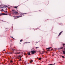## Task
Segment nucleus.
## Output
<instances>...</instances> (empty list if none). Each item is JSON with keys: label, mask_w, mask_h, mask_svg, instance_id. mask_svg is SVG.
<instances>
[{"label": "nucleus", "mask_w": 65, "mask_h": 65, "mask_svg": "<svg viewBox=\"0 0 65 65\" xmlns=\"http://www.w3.org/2000/svg\"><path fill=\"white\" fill-rule=\"evenodd\" d=\"M31 53L32 54H34L36 53V51H34V50H32L31 51Z\"/></svg>", "instance_id": "nucleus-2"}, {"label": "nucleus", "mask_w": 65, "mask_h": 65, "mask_svg": "<svg viewBox=\"0 0 65 65\" xmlns=\"http://www.w3.org/2000/svg\"><path fill=\"white\" fill-rule=\"evenodd\" d=\"M4 11V10L3 9L1 10V11Z\"/></svg>", "instance_id": "nucleus-12"}, {"label": "nucleus", "mask_w": 65, "mask_h": 65, "mask_svg": "<svg viewBox=\"0 0 65 65\" xmlns=\"http://www.w3.org/2000/svg\"><path fill=\"white\" fill-rule=\"evenodd\" d=\"M6 54H9V52H7Z\"/></svg>", "instance_id": "nucleus-13"}, {"label": "nucleus", "mask_w": 65, "mask_h": 65, "mask_svg": "<svg viewBox=\"0 0 65 65\" xmlns=\"http://www.w3.org/2000/svg\"><path fill=\"white\" fill-rule=\"evenodd\" d=\"M29 58H30V57H29Z\"/></svg>", "instance_id": "nucleus-45"}, {"label": "nucleus", "mask_w": 65, "mask_h": 65, "mask_svg": "<svg viewBox=\"0 0 65 65\" xmlns=\"http://www.w3.org/2000/svg\"><path fill=\"white\" fill-rule=\"evenodd\" d=\"M53 56H54V55H53Z\"/></svg>", "instance_id": "nucleus-43"}, {"label": "nucleus", "mask_w": 65, "mask_h": 65, "mask_svg": "<svg viewBox=\"0 0 65 65\" xmlns=\"http://www.w3.org/2000/svg\"><path fill=\"white\" fill-rule=\"evenodd\" d=\"M58 50H61V48H58Z\"/></svg>", "instance_id": "nucleus-30"}, {"label": "nucleus", "mask_w": 65, "mask_h": 65, "mask_svg": "<svg viewBox=\"0 0 65 65\" xmlns=\"http://www.w3.org/2000/svg\"><path fill=\"white\" fill-rule=\"evenodd\" d=\"M63 47H60V49H63Z\"/></svg>", "instance_id": "nucleus-17"}, {"label": "nucleus", "mask_w": 65, "mask_h": 65, "mask_svg": "<svg viewBox=\"0 0 65 65\" xmlns=\"http://www.w3.org/2000/svg\"><path fill=\"white\" fill-rule=\"evenodd\" d=\"M39 60H41V58H39Z\"/></svg>", "instance_id": "nucleus-15"}, {"label": "nucleus", "mask_w": 65, "mask_h": 65, "mask_svg": "<svg viewBox=\"0 0 65 65\" xmlns=\"http://www.w3.org/2000/svg\"><path fill=\"white\" fill-rule=\"evenodd\" d=\"M5 6V7H8L6 6Z\"/></svg>", "instance_id": "nucleus-24"}, {"label": "nucleus", "mask_w": 65, "mask_h": 65, "mask_svg": "<svg viewBox=\"0 0 65 65\" xmlns=\"http://www.w3.org/2000/svg\"><path fill=\"white\" fill-rule=\"evenodd\" d=\"M20 42H22V40H20Z\"/></svg>", "instance_id": "nucleus-23"}, {"label": "nucleus", "mask_w": 65, "mask_h": 65, "mask_svg": "<svg viewBox=\"0 0 65 65\" xmlns=\"http://www.w3.org/2000/svg\"><path fill=\"white\" fill-rule=\"evenodd\" d=\"M63 44V46H64V45H65V44H64H64Z\"/></svg>", "instance_id": "nucleus-20"}, {"label": "nucleus", "mask_w": 65, "mask_h": 65, "mask_svg": "<svg viewBox=\"0 0 65 65\" xmlns=\"http://www.w3.org/2000/svg\"><path fill=\"white\" fill-rule=\"evenodd\" d=\"M4 11V12H5V11Z\"/></svg>", "instance_id": "nucleus-38"}, {"label": "nucleus", "mask_w": 65, "mask_h": 65, "mask_svg": "<svg viewBox=\"0 0 65 65\" xmlns=\"http://www.w3.org/2000/svg\"><path fill=\"white\" fill-rule=\"evenodd\" d=\"M15 8H17V7H14Z\"/></svg>", "instance_id": "nucleus-22"}, {"label": "nucleus", "mask_w": 65, "mask_h": 65, "mask_svg": "<svg viewBox=\"0 0 65 65\" xmlns=\"http://www.w3.org/2000/svg\"><path fill=\"white\" fill-rule=\"evenodd\" d=\"M23 17V16H18L17 17V18H20V17Z\"/></svg>", "instance_id": "nucleus-8"}, {"label": "nucleus", "mask_w": 65, "mask_h": 65, "mask_svg": "<svg viewBox=\"0 0 65 65\" xmlns=\"http://www.w3.org/2000/svg\"><path fill=\"white\" fill-rule=\"evenodd\" d=\"M15 54L16 55H17V53H15Z\"/></svg>", "instance_id": "nucleus-40"}, {"label": "nucleus", "mask_w": 65, "mask_h": 65, "mask_svg": "<svg viewBox=\"0 0 65 65\" xmlns=\"http://www.w3.org/2000/svg\"><path fill=\"white\" fill-rule=\"evenodd\" d=\"M1 7L3 8H5V7Z\"/></svg>", "instance_id": "nucleus-9"}, {"label": "nucleus", "mask_w": 65, "mask_h": 65, "mask_svg": "<svg viewBox=\"0 0 65 65\" xmlns=\"http://www.w3.org/2000/svg\"><path fill=\"white\" fill-rule=\"evenodd\" d=\"M28 55L29 56H30V55H31V54H30V52H28Z\"/></svg>", "instance_id": "nucleus-7"}, {"label": "nucleus", "mask_w": 65, "mask_h": 65, "mask_svg": "<svg viewBox=\"0 0 65 65\" xmlns=\"http://www.w3.org/2000/svg\"><path fill=\"white\" fill-rule=\"evenodd\" d=\"M33 62V60H32L31 61H30V63H31V62Z\"/></svg>", "instance_id": "nucleus-21"}, {"label": "nucleus", "mask_w": 65, "mask_h": 65, "mask_svg": "<svg viewBox=\"0 0 65 65\" xmlns=\"http://www.w3.org/2000/svg\"><path fill=\"white\" fill-rule=\"evenodd\" d=\"M43 52H42V53H41V54H43Z\"/></svg>", "instance_id": "nucleus-33"}, {"label": "nucleus", "mask_w": 65, "mask_h": 65, "mask_svg": "<svg viewBox=\"0 0 65 65\" xmlns=\"http://www.w3.org/2000/svg\"><path fill=\"white\" fill-rule=\"evenodd\" d=\"M22 57H21V56H20V57H19V58H21Z\"/></svg>", "instance_id": "nucleus-34"}, {"label": "nucleus", "mask_w": 65, "mask_h": 65, "mask_svg": "<svg viewBox=\"0 0 65 65\" xmlns=\"http://www.w3.org/2000/svg\"><path fill=\"white\" fill-rule=\"evenodd\" d=\"M25 43H30V42H25Z\"/></svg>", "instance_id": "nucleus-25"}, {"label": "nucleus", "mask_w": 65, "mask_h": 65, "mask_svg": "<svg viewBox=\"0 0 65 65\" xmlns=\"http://www.w3.org/2000/svg\"><path fill=\"white\" fill-rule=\"evenodd\" d=\"M12 51H14V50H15V49H14V48L12 49Z\"/></svg>", "instance_id": "nucleus-16"}, {"label": "nucleus", "mask_w": 65, "mask_h": 65, "mask_svg": "<svg viewBox=\"0 0 65 65\" xmlns=\"http://www.w3.org/2000/svg\"><path fill=\"white\" fill-rule=\"evenodd\" d=\"M17 54H20V52H19V53L17 52Z\"/></svg>", "instance_id": "nucleus-18"}, {"label": "nucleus", "mask_w": 65, "mask_h": 65, "mask_svg": "<svg viewBox=\"0 0 65 65\" xmlns=\"http://www.w3.org/2000/svg\"><path fill=\"white\" fill-rule=\"evenodd\" d=\"M25 62H26V61H25Z\"/></svg>", "instance_id": "nucleus-48"}, {"label": "nucleus", "mask_w": 65, "mask_h": 65, "mask_svg": "<svg viewBox=\"0 0 65 65\" xmlns=\"http://www.w3.org/2000/svg\"><path fill=\"white\" fill-rule=\"evenodd\" d=\"M60 25H62V24L60 23Z\"/></svg>", "instance_id": "nucleus-27"}, {"label": "nucleus", "mask_w": 65, "mask_h": 65, "mask_svg": "<svg viewBox=\"0 0 65 65\" xmlns=\"http://www.w3.org/2000/svg\"><path fill=\"white\" fill-rule=\"evenodd\" d=\"M19 61H22V59H21V58H20V59Z\"/></svg>", "instance_id": "nucleus-19"}, {"label": "nucleus", "mask_w": 65, "mask_h": 65, "mask_svg": "<svg viewBox=\"0 0 65 65\" xmlns=\"http://www.w3.org/2000/svg\"><path fill=\"white\" fill-rule=\"evenodd\" d=\"M12 12H13V14H15L17 13H18V14H19V13H18V12H17V11H16L15 10H12Z\"/></svg>", "instance_id": "nucleus-1"}, {"label": "nucleus", "mask_w": 65, "mask_h": 65, "mask_svg": "<svg viewBox=\"0 0 65 65\" xmlns=\"http://www.w3.org/2000/svg\"><path fill=\"white\" fill-rule=\"evenodd\" d=\"M0 56H1V55L0 54Z\"/></svg>", "instance_id": "nucleus-46"}, {"label": "nucleus", "mask_w": 65, "mask_h": 65, "mask_svg": "<svg viewBox=\"0 0 65 65\" xmlns=\"http://www.w3.org/2000/svg\"><path fill=\"white\" fill-rule=\"evenodd\" d=\"M6 10L7 9V8H6Z\"/></svg>", "instance_id": "nucleus-41"}, {"label": "nucleus", "mask_w": 65, "mask_h": 65, "mask_svg": "<svg viewBox=\"0 0 65 65\" xmlns=\"http://www.w3.org/2000/svg\"><path fill=\"white\" fill-rule=\"evenodd\" d=\"M23 56V55H22V56H21V57H22Z\"/></svg>", "instance_id": "nucleus-42"}, {"label": "nucleus", "mask_w": 65, "mask_h": 65, "mask_svg": "<svg viewBox=\"0 0 65 65\" xmlns=\"http://www.w3.org/2000/svg\"><path fill=\"white\" fill-rule=\"evenodd\" d=\"M23 51V52H24V51Z\"/></svg>", "instance_id": "nucleus-44"}, {"label": "nucleus", "mask_w": 65, "mask_h": 65, "mask_svg": "<svg viewBox=\"0 0 65 65\" xmlns=\"http://www.w3.org/2000/svg\"><path fill=\"white\" fill-rule=\"evenodd\" d=\"M9 15H10V16L11 17V15H10V14H9Z\"/></svg>", "instance_id": "nucleus-36"}, {"label": "nucleus", "mask_w": 65, "mask_h": 65, "mask_svg": "<svg viewBox=\"0 0 65 65\" xmlns=\"http://www.w3.org/2000/svg\"><path fill=\"white\" fill-rule=\"evenodd\" d=\"M54 64H55V63H54V64H49L48 65H54Z\"/></svg>", "instance_id": "nucleus-11"}, {"label": "nucleus", "mask_w": 65, "mask_h": 65, "mask_svg": "<svg viewBox=\"0 0 65 65\" xmlns=\"http://www.w3.org/2000/svg\"><path fill=\"white\" fill-rule=\"evenodd\" d=\"M11 38H13V39H14V38H13L11 36Z\"/></svg>", "instance_id": "nucleus-28"}, {"label": "nucleus", "mask_w": 65, "mask_h": 65, "mask_svg": "<svg viewBox=\"0 0 65 65\" xmlns=\"http://www.w3.org/2000/svg\"><path fill=\"white\" fill-rule=\"evenodd\" d=\"M5 51V49L4 50H3V51Z\"/></svg>", "instance_id": "nucleus-35"}, {"label": "nucleus", "mask_w": 65, "mask_h": 65, "mask_svg": "<svg viewBox=\"0 0 65 65\" xmlns=\"http://www.w3.org/2000/svg\"><path fill=\"white\" fill-rule=\"evenodd\" d=\"M12 60H11V63H12Z\"/></svg>", "instance_id": "nucleus-29"}, {"label": "nucleus", "mask_w": 65, "mask_h": 65, "mask_svg": "<svg viewBox=\"0 0 65 65\" xmlns=\"http://www.w3.org/2000/svg\"><path fill=\"white\" fill-rule=\"evenodd\" d=\"M38 48V47H36V48Z\"/></svg>", "instance_id": "nucleus-26"}, {"label": "nucleus", "mask_w": 65, "mask_h": 65, "mask_svg": "<svg viewBox=\"0 0 65 65\" xmlns=\"http://www.w3.org/2000/svg\"><path fill=\"white\" fill-rule=\"evenodd\" d=\"M51 48H52V47H49L48 48H46V49H47V50H49V49H50Z\"/></svg>", "instance_id": "nucleus-6"}, {"label": "nucleus", "mask_w": 65, "mask_h": 65, "mask_svg": "<svg viewBox=\"0 0 65 65\" xmlns=\"http://www.w3.org/2000/svg\"><path fill=\"white\" fill-rule=\"evenodd\" d=\"M61 57H62V58H64V59L65 58V57H64V56H61Z\"/></svg>", "instance_id": "nucleus-14"}, {"label": "nucleus", "mask_w": 65, "mask_h": 65, "mask_svg": "<svg viewBox=\"0 0 65 65\" xmlns=\"http://www.w3.org/2000/svg\"><path fill=\"white\" fill-rule=\"evenodd\" d=\"M62 53H63V54H64L65 55V51H63L62 52Z\"/></svg>", "instance_id": "nucleus-10"}, {"label": "nucleus", "mask_w": 65, "mask_h": 65, "mask_svg": "<svg viewBox=\"0 0 65 65\" xmlns=\"http://www.w3.org/2000/svg\"><path fill=\"white\" fill-rule=\"evenodd\" d=\"M23 14H26V13H24Z\"/></svg>", "instance_id": "nucleus-32"}, {"label": "nucleus", "mask_w": 65, "mask_h": 65, "mask_svg": "<svg viewBox=\"0 0 65 65\" xmlns=\"http://www.w3.org/2000/svg\"><path fill=\"white\" fill-rule=\"evenodd\" d=\"M2 14V15H7V14H5V13H1L0 14V16H1V15Z\"/></svg>", "instance_id": "nucleus-3"}, {"label": "nucleus", "mask_w": 65, "mask_h": 65, "mask_svg": "<svg viewBox=\"0 0 65 65\" xmlns=\"http://www.w3.org/2000/svg\"><path fill=\"white\" fill-rule=\"evenodd\" d=\"M13 52H9V54H12Z\"/></svg>", "instance_id": "nucleus-5"}, {"label": "nucleus", "mask_w": 65, "mask_h": 65, "mask_svg": "<svg viewBox=\"0 0 65 65\" xmlns=\"http://www.w3.org/2000/svg\"><path fill=\"white\" fill-rule=\"evenodd\" d=\"M14 19H15V18H14Z\"/></svg>", "instance_id": "nucleus-39"}, {"label": "nucleus", "mask_w": 65, "mask_h": 65, "mask_svg": "<svg viewBox=\"0 0 65 65\" xmlns=\"http://www.w3.org/2000/svg\"><path fill=\"white\" fill-rule=\"evenodd\" d=\"M20 56H20V55L18 56V57H20Z\"/></svg>", "instance_id": "nucleus-31"}, {"label": "nucleus", "mask_w": 65, "mask_h": 65, "mask_svg": "<svg viewBox=\"0 0 65 65\" xmlns=\"http://www.w3.org/2000/svg\"><path fill=\"white\" fill-rule=\"evenodd\" d=\"M63 32V31H62L58 35V36H59V35H60L62 34V32Z\"/></svg>", "instance_id": "nucleus-4"}, {"label": "nucleus", "mask_w": 65, "mask_h": 65, "mask_svg": "<svg viewBox=\"0 0 65 65\" xmlns=\"http://www.w3.org/2000/svg\"><path fill=\"white\" fill-rule=\"evenodd\" d=\"M7 12V11H6V12Z\"/></svg>", "instance_id": "nucleus-37"}, {"label": "nucleus", "mask_w": 65, "mask_h": 65, "mask_svg": "<svg viewBox=\"0 0 65 65\" xmlns=\"http://www.w3.org/2000/svg\"><path fill=\"white\" fill-rule=\"evenodd\" d=\"M34 51H35V50H34Z\"/></svg>", "instance_id": "nucleus-47"}]
</instances>
